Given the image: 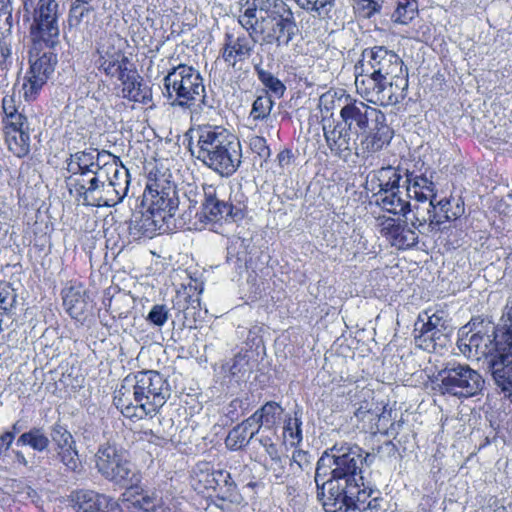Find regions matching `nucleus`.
Masks as SVG:
<instances>
[{"label": "nucleus", "mask_w": 512, "mask_h": 512, "mask_svg": "<svg viewBox=\"0 0 512 512\" xmlns=\"http://www.w3.org/2000/svg\"><path fill=\"white\" fill-rule=\"evenodd\" d=\"M30 35L36 46L45 44L52 48L59 37L58 3L55 0H38L33 12Z\"/></svg>", "instance_id": "obj_9"}, {"label": "nucleus", "mask_w": 512, "mask_h": 512, "mask_svg": "<svg viewBox=\"0 0 512 512\" xmlns=\"http://www.w3.org/2000/svg\"><path fill=\"white\" fill-rule=\"evenodd\" d=\"M382 111L365 104L362 101L353 100L344 105L340 110V119L358 138L366 132L368 127L379 117Z\"/></svg>", "instance_id": "obj_17"}, {"label": "nucleus", "mask_w": 512, "mask_h": 512, "mask_svg": "<svg viewBox=\"0 0 512 512\" xmlns=\"http://www.w3.org/2000/svg\"><path fill=\"white\" fill-rule=\"evenodd\" d=\"M378 494L373 490L368 492L365 489L361 490L359 484H357V492L351 512H383L384 499Z\"/></svg>", "instance_id": "obj_34"}, {"label": "nucleus", "mask_w": 512, "mask_h": 512, "mask_svg": "<svg viewBox=\"0 0 512 512\" xmlns=\"http://www.w3.org/2000/svg\"><path fill=\"white\" fill-rule=\"evenodd\" d=\"M13 453H14V458H15L16 464L25 467L27 470H33L34 462L27 459L25 457V455L23 454V452L17 450V451H14Z\"/></svg>", "instance_id": "obj_64"}, {"label": "nucleus", "mask_w": 512, "mask_h": 512, "mask_svg": "<svg viewBox=\"0 0 512 512\" xmlns=\"http://www.w3.org/2000/svg\"><path fill=\"white\" fill-rule=\"evenodd\" d=\"M431 331V328L419 317L414 329V340L417 347L428 352L435 350L433 333Z\"/></svg>", "instance_id": "obj_44"}, {"label": "nucleus", "mask_w": 512, "mask_h": 512, "mask_svg": "<svg viewBox=\"0 0 512 512\" xmlns=\"http://www.w3.org/2000/svg\"><path fill=\"white\" fill-rule=\"evenodd\" d=\"M204 201L202 210L205 218L211 222L235 221L241 215V210L233 207L229 202L217 197L216 188L213 185H204Z\"/></svg>", "instance_id": "obj_20"}, {"label": "nucleus", "mask_w": 512, "mask_h": 512, "mask_svg": "<svg viewBox=\"0 0 512 512\" xmlns=\"http://www.w3.org/2000/svg\"><path fill=\"white\" fill-rule=\"evenodd\" d=\"M95 20V12L89 2L75 0L70 7L68 24L69 28L84 31L89 28Z\"/></svg>", "instance_id": "obj_31"}, {"label": "nucleus", "mask_w": 512, "mask_h": 512, "mask_svg": "<svg viewBox=\"0 0 512 512\" xmlns=\"http://www.w3.org/2000/svg\"><path fill=\"white\" fill-rule=\"evenodd\" d=\"M165 224L167 223L159 217V214L153 213L148 208L136 210L129 221V234L134 240L142 237L152 238L163 229Z\"/></svg>", "instance_id": "obj_23"}, {"label": "nucleus", "mask_w": 512, "mask_h": 512, "mask_svg": "<svg viewBox=\"0 0 512 512\" xmlns=\"http://www.w3.org/2000/svg\"><path fill=\"white\" fill-rule=\"evenodd\" d=\"M121 43L122 39L114 34L101 37L97 43L96 64L108 76L114 77L126 67L128 60L122 52Z\"/></svg>", "instance_id": "obj_16"}, {"label": "nucleus", "mask_w": 512, "mask_h": 512, "mask_svg": "<svg viewBox=\"0 0 512 512\" xmlns=\"http://www.w3.org/2000/svg\"><path fill=\"white\" fill-rule=\"evenodd\" d=\"M95 457L96 468L105 479L127 489H138L142 475L129 460L126 451L115 445L104 444L99 447Z\"/></svg>", "instance_id": "obj_7"}, {"label": "nucleus", "mask_w": 512, "mask_h": 512, "mask_svg": "<svg viewBox=\"0 0 512 512\" xmlns=\"http://www.w3.org/2000/svg\"><path fill=\"white\" fill-rule=\"evenodd\" d=\"M6 142L9 150L19 158L26 156L30 151L29 131L7 132Z\"/></svg>", "instance_id": "obj_43"}, {"label": "nucleus", "mask_w": 512, "mask_h": 512, "mask_svg": "<svg viewBox=\"0 0 512 512\" xmlns=\"http://www.w3.org/2000/svg\"><path fill=\"white\" fill-rule=\"evenodd\" d=\"M12 9L9 5L3 4L0 7V77L7 79V74L13 65L12 53Z\"/></svg>", "instance_id": "obj_22"}, {"label": "nucleus", "mask_w": 512, "mask_h": 512, "mask_svg": "<svg viewBox=\"0 0 512 512\" xmlns=\"http://www.w3.org/2000/svg\"><path fill=\"white\" fill-rule=\"evenodd\" d=\"M398 452L397 446L392 441H385L374 449V455L382 460L395 458Z\"/></svg>", "instance_id": "obj_58"}, {"label": "nucleus", "mask_w": 512, "mask_h": 512, "mask_svg": "<svg viewBox=\"0 0 512 512\" xmlns=\"http://www.w3.org/2000/svg\"><path fill=\"white\" fill-rule=\"evenodd\" d=\"M254 70L259 81L266 88H268L272 93H274L278 97L283 96L286 87L277 77H275L271 72L262 68L259 64H256L254 66Z\"/></svg>", "instance_id": "obj_45"}, {"label": "nucleus", "mask_w": 512, "mask_h": 512, "mask_svg": "<svg viewBox=\"0 0 512 512\" xmlns=\"http://www.w3.org/2000/svg\"><path fill=\"white\" fill-rule=\"evenodd\" d=\"M400 188L379 195L378 201L381 202L383 209L393 214L406 215L411 210V204L401 196Z\"/></svg>", "instance_id": "obj_37"}, {"label": "nucleus", "mask_w": 512, "mask_h": 512, "mask_svg": "<svg viewBox=\"0 0 512 512\" xmlns=\"http://www.w3.org/2000/svg\"><path fill=\"white\" fill-rule=\"evenodd\" d=\"M301 426L302 413L300 411H295L293 416H286L283 427V437L291 446H296L302 442L303 435Z\"/></svg>", "instance_id": "obj_42"}, {"label": "nucleus", "mask_w": 512, "mask_h": 512, "mask_svg": "<svg viewBox=\"0 0 512 512\" xmlns=\"http://www.w3.org/2000/svg\"><path fill=\"white\" fill-rule=\"evenodd\" d=\"M170 395L167 379L157 371L145 370L123 379L114 404L125 417L142 419L156 415Z\"/></svg>", "instance_id": "obj_3"}, {"label": "nucleus", "mask_w": 512, "mask_h": 512, "mask_svg": "<svg viewBox=\"0 0 512 512\" xmlns=\"http://www.w3.org/2000/svg\"><path fill=\"white\" fill-rule=\"evenodd\" d=\"M408 69L402 59L385 46L366 48L355 66L357 92L368 102L395 105L407 95Z\"/></svg>", "instance_id": "obj_1"}, {"label": "nucleus", "mask_w": 512, "mask_h": 512, "mask_svg": "<svg viewBox=\"0 0 512 512\" xmlns=\"http://www.w3.org/2000/svg\"><path fill=\"white\" fill-rule=\"evenodd\" d=\"M297 5L313 16L325 17L335 5V0H295Z\"/></svg>", "instance_id": "obj_46"}, {"label": "nucleus", "mask_w": 512, "mask_h": 512, "mask_svg": "<svg viewBox=\"0 0 512 512\" xmlns=\"http://www.w3.org/2000/svg\"><path fill=\"white\" fill-rule=\"evenodd\" d=\"M50 444V440L42 428L34 427L22 433L17 441V446H29L34 451L43 452Z\"/></svg>", "instance_id": "obj_39"}, {"label": "nucleus", "mask_w": 512, "mask_h": 512, "mask_svg": "<svg viewBox=\"0 0 512 512\" xmlns=\"http://www.w3.org/2000/svg\"><path fill=\"white\" fill-rule=\"evenodd\" d=\"M169 318V309L164 304L154 305L147 315V321L156 326H163Z\"/></svg>", "instance_id": "obj_52"}, {"label": "nucleus", "mask_w": 512, "mask_h": 512, "mask_svg": "<svg viewBox=\"0 0 512 512\" xmlns=\"http://www.w3.org/2000/svg\"><path fill=\"white\" fill-rule=\"evenodd\" d=\"M224 368L228 370L230 376L242 378L249 371V359L246 355L238 353Z\"/></svg>", "instance_id": "obj_50"}, {"label": "nucleus", "mask_w": 512, "mask_h": 512, "mask_svg": "<svg viewBox=\"0 0 512 512\" xmlns=\"http://www.w3.org/2000/svg\"><path fill=\"white\" fill-rule=\"evenodd\" d=\"M30 52V69L27 73L26 81L22 85L23 97L26 101L36 99L42 87L46 84L54 72L57 63L56 55L51 51Z\"/></svg>", "instance_id": "obj_12"}, {"label": "nucleus", "mask_w": 512, "mask_h": 512, "mask_svg": "<svg viewBox=\"0 0 512 512\" xmlns=\"http://www.w3.org/2000/svg\"><path fill=\"white\" fill-rule=\"evenodd\" d=\"M63 304L68 313L77 318L86 308L85 293L81 287H69L63 291Z\"/></svg>", "instance_id": "obj_38"}, {"label": "nucleus", "mask_w": 512, "mask_h": 512, "mask_svg": "<svg viewBox=\"0 0 512 512\" xmlns=\"http://www.w3.org/2000/svg\"><path fill=\"white\" fill-rule=\"evenodd\" d=\"M418 15V3L416 0L398 1L395 10L391 14V21L396 25H408Z\"/></svg>", "instance_id": "obj_41"}, {"label": "nucleus", "mask_w": 512, "mask_h": 512, "mask_svg": "<svg viewBox=\"0 0 512 512\" xmlns=\"http://www.w3.org/2000/svg\"><path fill=\"white\" fill-rule=\"evenodd\" d=\"M9 132L29 131L27 118L17 112H11L9 115Z\"/></svg>", "instance_id": "obj_57"}, {"label": "nucleus", "mask_w": 512, "mask_h": 512, "mask_svg": "<svg viewBox=\"0 0 512 512\" xmlns=\"http://www.w3.org/2000/svg\"><path fill=\"white\" fill-rule=\"evenodd\" d=\"M370 455L363 456V450L357 445L347 443L335 444L325 451L318 460L315 482L319 484L322 477H326L328 469H331L330 480H339L343 483H358L363 462H368Z\"/></svg>", "instance_id": "obj_6"}, {"label": "nucleus", "mask_w": 512, "mask_h": 512, "mask_svg": "<svg viewBox=\"0 0 512 512\" xmlns=\"http://www.w3.org/2000/svg\"><path fill=\"white\" fill-rule=\"evenodd\" d=\"M240 26L261 45L288 47L298 33L293 13L283 0H249L242 4L238 16Z\"/></svg>", "instance_id": "obj_2"}, {"label": "nucleus", "mask_w": 512, "mask_h": 512, "mask_svg": "<svg viewBox=\"0 0 512 512\" xmlns=\"http://www.w3.org/2000/svg\"><path fill=\"white\" fill-rule=\"evenodd\" d=\"M402 175L398 168L387 166L372 171L367 176V186L375 195L379 196L386 192L401 188Z\"/></svg>", "instance_id": "obj_26"}, {"label": "nucleus", "mask_w": 512, "mask_h": 512, "mask_svg": "<svg viewBox=\"0 0 512 512\" xmlns=\"http://www.w3.org/2000/svg\"><path fill=\"white\" fill-rule=\"evenodd\" d=\"M134 500L132 504L145 512H166L161 492L158 490H144L138 484V489H127Z\"/></svg>", "instance_id": "obj_30"}, {"label": "nucleus", "mask_w": 512, "mask_h": 512, "mask_svg": "<svg viewBox=\"0 0 512 512\" xmlns=\"http://www.w3.org/2000/svg\"><path fill=\"white\" fill-rule=\"evenodd\" d=\"M464 203L460 199H449V204L445 205V215L448 221L456 220L464 214Z\"/></svg>", "instance_id": "obj_54"}, {"label": "nucleus", "mask_w": 512, "mask_h": 512, "mask_svg": "<svg viewBox=\"0 0 512 512\" xmlns=\"http://www.w3.org/2000/svg\"><path fill=\"white\" fill-rule=\"evenodd\" d=\"M361 146L367 153H376L388 146L393 138L394 132L387 124L384 113L375 122H372L366 132H363Z\"/></svg>", "instance_id": "obj_25"}, {"label": "nucleus", "mask_w": 512, "mask_h": 512, "mask_svg": "<svg viewBox=\"0 0 512 512\" xmlns=\"http://www.w3.org/2000/svg\"><path fill=\"white\" fill-rule=\"evenodd\" d=\"M376 221L380 233L398 249H409L418 243V234L407 224L385 215L379 216Z\"/></svg>", "instance_id": "obj_18"}, {"label": "nucleus", "mask_w": 512, "mask_h": 512, "mask_svg": "<svg viewBox=\"0 0 512 512\" xmlns=\"http://www.w3.org/2000/svg\"><path fill=\"white\" fill-rule=\"evenodd\" d=\"M254 426L250 418L234 427L227 435L225 444L231 450H238L249 444L251 439L258 433L256 429L249 432Z\"/></svg>", "instance_id": "obj_35"}, {"label": "nucleus", "mask_w": 512, "mask_h": 512, "mask_svg": "<svg viewBox=\"0 0 512 512\" xmlns=\"http://www.w3.org/2000/svg\"><path fill=\"white\" fill-rule=\"evenodd\" d=\"M283 411L284 409L280 404L269 401L256 410L249 418L254 426H256V432H259L262 427L272 430L280 422Z\"/></svg>", "instance_id": "obj_28"}, {"label": "nucleus", "mask_w": 512, "mask_h": 512, "mask_svg": "<svg viewBox=\"0 0 512 512\" xmlns=\"http://www.w3.org/2000/svg\"><path fill=\"white\" fill-rule=\"evenodd\" d=\"M105 158H112V154L108 152L100 153L95 151H78L71 154L66 160V170L69 173L68 176L102 171L103 164H101V162H104Z\"/></svg>", "instance_id": "obj_24"}, {"label": "nucleus", "mask_w": 512, "mask_h": 512, "mask_svg": "<svg viewBox=\"0 0 512 512\" xmlns=\"http://www.w3.org/2000/svg\"><path fill=\"white\" fill-rule=\"evenodd\" d=\"M114 77H117L123 85V97L144 104L151 100L150 90L137 80L138 76L136 72L128 70L127 67H125L119 74H115Z\"/></svg>", "instance_id": "obj_27"}, {"label": "nucleus", "mask_w": 512, "mask_h": 512, "mask_svg": "<svg viewBox=\"0 0 512 512\" xmlns=\"http://www.w3.org/2000/svg\"><path fill=\"white\" fill-rule=\"evenodd\" d=\"M449 204V199H441V200H437L434 201L433 203V210H431L433 212V214H435V219H434V226H435V231H438L439 230V227L441 224L445 223L448 221V219H446V215H445V205H448Z\"/></svg>", "instance_id": "obj_55"}, {"label": "nucleus", "mask_w": 512, "mask_h": 512, "mask_svg": "<svg viewBox=\"0 0 512 512\" xmlns=\"http://www.w3.org/2000/svg\"><path fill=\"white\" fill-rule=\"evenodd\" d=\"M402 187L406 188V197L415 201L432 200L433 197H436L433 182L424 176L406 173Z\"/></svg>", "instance_id": "obj_29"}, {"label": "nucleus", "mask_w": 512, "mask_h": 512, "mask_svg": "<svg viewBox=\"0 0 512 512\" xmlns=\"http://www.w3.org/2000/svg\"><path fill=\"white\" fill-rule=\"evenodd\" d=\"M17 495L21 501H29L35 505L39 504L40 496L38 492L30 486H24L17 492Z\"/></svg>", "instance_id": "obj_59"}, {"label": "nucleus", "mask_w": 512, "mask_h": 512, "mask_svg": "<svg viewBox=\"0 0 512 512\" xmlns=\"http://www.w3.org/2000/svg\"><path fill=\"white\" fill-rule=\"evenodd\" d=\"M502 321L506 328L499 340H495L494 353L489 361V368L495 384L506 393V397L512 403V305L505 308L502 315ZM493 339L487 334L474 333L468 338V343H461L468 349L469 354L477 358L486 356L492 351L491 345Z\"/></svg>", "instance_id": "obj_5"}, {"label": "nucleus", "mask_w": 512, "mask_h": 512, "mask_svg": "<svg viewBox=\"0 0 512 512\" xmlns=\"http://www.w3.org/2000/svg\"><path fill=\"white\" fill-rule=\"evenodd\" d=\"M68 501L75 512H121L113 499L91 490L74 491Z\"/></svg>", "instance_id": "obj_19"}, {"label": "nucleus", "mask_w": 512, "mask_h": 512, "mask_svg": "<svg viewBox=\"0 0 512 512\" xmlns=\"http://www.w3.org/2000/svg\"><path fill=\"white\" fill-rule=\"evenodd\" d=\"M269 469L273 472V475L277 480L283 482L285 478V465L281 456H277L276 460H270Z\"/></svg>", "instance_id": "obj_61"}, {"label": "nucleus", "mask_w": 512, "mask_h": 512, "mask_svg": "<svg viewBox=\"0 0 512 512\" xmlns=\"http://www.w3.org/2000/svg\"><path fill=\"white\" fill-rule=\"evenodd\" d=\"M105 178L104 171L86 173L76 176L65 177L66 187L71 195L76 196L77 201H81L84 205H91L94 197Z\"/></svg>", "instance_id": "obj_21"}, {"label": "nucleus", "mask_w": 512, "mask_h": 512, "mask_svg": "<svg viewBox=\"0 0 512 512\" xmlns=\"http://www.w3.org/2000/svg\"><path fill=\"white\" fill-rule=\"evenodd\" d=\"M278 165L282 168H288L293 161V154L290 150H283L277 155Z\"/></svg>", "instance_id": "obj_62"}, {"label": "nucleus", "mask_w": 512, "mask_h": 512, "mask_svg": "<svg viewBox=\"0 0 512 512\" xmlns=\"http://www.w3.org/2000/svg\"><path fill=\"white\" fill-rule=\"evenodd\" d=\"M236 489V485L229 474V479H225V482H223L222 486L220 487L218 493L222 494L223 497L231 496Z\"/></svg>", "instance_id": "obj_63"}, {"label": "nucleus", "mask_w": 512, "mask_h": 512, "mask_svg": "<svg viewBox=\"0 0 512 512\" xmlns=\"http://www.w3.org/2000/svg\"><path fill=\"white\" fill-rule=\"evenodd\" d=\"M322 131L330 153L347 161L357 148V137L341 120L333 116L322 119Z\"/></svg>", "instance_id": "obj_14"}, {"label": "nucleus", "mask_w": 512, "mask_h": 512, "mask_svg": "<svg viewBox=\"0 0 512 512\" xmlns=\"http://www.w3.org/2000/svg\"><path fill=\"white\" fill-rule=\"evenodd\" d=\"M434 201H436V197H433L432 200H419L411 207L410 211H412L414 215L412 224L416 226L420 232H424L425 230L428 232L435 231V214L431 211L433 210Z\"/></svg>", "instance_id": "obj_32"}, {"label": "nucleus", "mask_w": 512, "mask_h": 512, "mask_svg": "<svg viewBox=\"0 0 512 512\" xmlns=\"http://www.w3.org/2000/svg\"><path fill=\"white\" fill-rule=\"evenodd\" d=\"M259 442L270 457V460H276L277 456L280 455L277 444H275L269 436H261Z\"/></svg>", "instance_id": "obj_60"}, {"label": "nucleus", "mask_w": 512, "mask_h": 512, "mask_svg": "<svg viewBox=\"0 0 512 512\" xmlns=\"http://www.w3.org/2000/svg\"><path fill=\"white\" fill-rule=\"evenodd\" d=\"M256 36L242 31L226 30L220 50L223 61L232 68L248 60L254 52Z\"/></svg>", "instance_id": "obj_15"}, {"label": "nucleus", "mask_w": 512, "mask_h": 512, "mask_svg": "<svg viewBox=\"0 0 512 512\" xmlns=\"http://www.w3.org/2000/svg\"><path fill=\"white\" fill-rule=\"evenodd\" d=\"M444 392L457 397H472L481 391L482 376L466 364H449L439 373Z\"/></svg>", "instance_id": "obj_10"}, {"label": "nucleus", "mask_w": 512, "mask_h": 512, "mask_svg": "<svg viewBox=\"0 0 512 512\" xmlns=\"http://www.w3.org/2000/svg\"><path fill=\"white\" fill-rule=\"evenodd\" d=\"M192 155L221 177L232 176L242 163L239 139L220 125L204 124L194 129Z\"/></svg>", "instance_id": "obj_4"}, {"label": "nucleus", "mask_w": 512, "mask_h": 512, "mask_svg": "<svg viewBox=\"0 0 512 512\" xmlns=\"http://www.w3.org/2000/svg\"><path fill=\"white\" fill-rule=\"evenodd\" d=\"M105 178H102V183L99 185V189L94 197V202L90 206L95 207H112L121 202L127 195L125 191H120L118 188L113 186L110 182H106Z\"/></svg>", "instance_id": "obj_36"}, {"label": "nucleus", "mask_w": 512, "mask_h": 512, "mask_svg": "<svg viewBox=\"0 0 512 512\" xmlns=\"http://www.w3.org/2000/svg\"><path fill=\"white\" fill-rule=\"evenodd\" d=\"M56 455L60 462L65 466L66 470L74 473H79L81 471L82 463L79 460L76 445L71 448L57 450Z\"/></svg>", "instance_id": "obj_47"}, {"label": "nucleus", "mask_w": 512, "mask_h": 512, "mask_svg": "<svg viewBox=\"0 0 512 512\" xmlns=\"http://www.w3.org/2000/svg\"><path fill=\"white\" fill-rule=\"evenodd\" d=\"M163 94L173 107L190 108L205 91L203 78L191 66L173 67L163 80Z\"/></svg>", "instance_id": "obj_8"}, {"label": "nucleus", "mask_w": 512, "mask_h": 512, "mask_svg": "<svg viewBox=\"0 0 512 512\" xmlns=\"http://www.w3.org/2000/svg\"><path fill=\"white\" fill-rule=\"evenodd\" d=\"M358 483H343L322 477L317 485L318 496L326 512H351Z\"/></svg>", "instance_id": "obj_13"}, {"label": "nucleus", "mask_w": 512, "mask_h": 512, "mask_svg": "<svg viewBox=\"0 0 512 512\" xmlns=\"http://www.w3.org/2000/svg\"><path fill=\"white\" fill-rule=\"evenodd\" d=\"M250 147L254 153L263 159L270 157V149L264 137L254 136L250 140Z\"/></svg>", "instance_id": "obj_56"}, {"label": "nucleus", "mask_w": 512, "mask_h": 512, "mask_svg": "<svg viewBox=\"0 0 512 512\" xmlns=\"http://www.w3.org/2000/svg\"><path fill=\"white\" fill-rule=\"evenodd\" d=\"M383 3V0H354V8L364 18H371L381 11Z\"/></svg>", "instance_id": "obj_51"}, {"label": "nucleus", "mask_w": 512, "mask_h": 512, "mask_svg": "<svg viewBox=\"0 0 512 512\" xmlns=\"http://www.w3.org/2000/svg\"><path fill=\"white\" fill-rule=\"evenodd\" d=\"M16 303V294L9 284L0 285V310L9 312Z\"/></svg>", "instance_id": "obj_53"}, {"label": "nucleus", "mask_w": 512, "mask_h": 512, "mask_svg": "<svg viewBox=\"0 0 512 512\" xmlns=\"http://www.w3.org/2000/svg\"><path fill=\"white\" fill-rule=\"evenodd\" d=\"M273 105L274 102L267 93L260 95L252 104L250 116L254 120H264L270 115Z\"/></svg>", "instance_id": "obj_48"}, {"label": "nucleus", "mask_w": 512, "mask_h": 512, "mask_svg": "<svg viewBox=\"0 0 512 512\" xmlns=\"http://www.w3.org/2000/svg\"><path fill=\"white\" fill-rule=\"evenodd\" d=\"M215 469L208 462H199L193 469L194 487L200 492L215 488Z\"/></svg>", "instance_id": "obj_40"}, {"label": "nucleus", "mask_w": 512, "mask_h": 512, "mask_svg": "<svg viewBox=\"0 0 512 512\" xmlns=\"http://www.w3.org/2000/svg\"><path fill=\"white\" fill-rule=\"evenodd\" d=\"M106 182H110L120 191L128 192L130 184V174L127 168L123 165H118L116 157L108 158V161L103 162V169Z\"/></svg>", "instance_id": "obj_33"}, {"label": "nucleus", "mask_w": 512, "mask_h": 512, "mask_svg": "<svg viewBox=\"0 0 512 512\" xmlns=\"http://www.w3.org/2000/svg\"><path fill=\"white\" fill-rule=\"evenodd\" d=\"M144 197L146 200L150 197L148 209L159 214L169 228V221L176 215L180 203L175 184L165 174L150 179Z\"/></svg>", "instance_id": "obj_11"}, {"label": "nucleus", "mask_w": 512, "mask_h": 512, "mask_svg": "<svg viewBox=\"0 0 512 512\" xmlns=\"http://www.w3.org/2000/svg\"><path fill=\"white\" fill-rule=\"evenodd\" d=\"M51 438L55 443L56 451L75 446V440L72 434L62 425L55 424L51 430Z\"/></svg>", "instance_id": "obj_49"}]
</instances>
